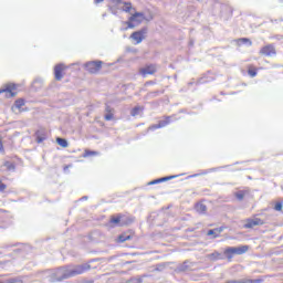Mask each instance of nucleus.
I'll use <instances>...</instances> for the list:
<instances>
[{
    "label": "nucleus",
    "instance_id": "423d86ee",
    "mask_svg": "<svg viewBox=\"0 0 283 283\" xmlns=\"http://www.w3.org/2000/svg\"><path fill=\"white\" fill-rule=\"evenodd\" d=\"M142 21H145V15L136 12L128 19L126 23L129 29H134L136 25H140Z\"/></svg>",
    "mask_w": 283,
    "mask_h": 283
},
{
    "label": "nucleus",
    "instance_id": "c756f323",
    "mask_svg": "<svg viewBox=\"0 0 283 283\" xmlns=\"http://www.w3.org/2000/svg\"><path fill=\"white\" fill-rule=\"evenodd\" d=\"M167 125V122H159L157 128L165 127Z\"/></svg>",
    "mask_w": 283,
    "mask_h": 283
},
{
    "label": "nucleus",
    "instance_id": "2eb2a0df",
    "mask_svg": "<svg viewBox=\"0 0 283 283\" xmlns=\"http://www.w3.org/2000/svg\"><path fill=\"white\" fill-rule=\"evenodd\" d=\"M105 112H106V114L104 116V119L105 120H114V108L106 106Z\"/></svg>",
    "mask_w": 283,
    "mask_h": 283
},
{
    "label": "nucleus",
    "instance_id": "f03ea898",
    "mask_svg": "<svg viewBox=\"0 0 283 283\" xmlns=\"http://www.w3.org/2000/svg\"><path fill=\"white\" fill-rule=\"evenodd\" d=\"M259 55L265 56L268 59H273L274 56H277V49L273 43L265 44L260 48Z\"/></svg>",
    "mask_w": 283,
    "mask_h": 283
},
{
    "label": "nucleus",
    "instance_id": "c9c22d12",
    "mask_svg": "<svg viewBox=\"0 0 283 283\" xmlns=\"http://www.w3.org/2000/svg\"><path fill=\"white\" fill-rule=\"evenodd\" d=\"M38 143H41V139H39Z\"/></svg>",
    "mask_w": 283,
    "mask_h": 283
},
{
    "label": "nucleus",
    "instance_id": "393cba45",
    "mask_svg": "<svg viewBox=\"0 0 283 283\" xmlns=\"http://www.w3.org/2000/svg\"><path fill=\"white\" fill-rule=\"evenodd\" d=\"M282 209H283V201H277L274 205V211H282Z\"/></svg>",
    "mask_w": 283,
    "mask_h": 283
},
{
    "label": "nucleus",
    "instance_id": "1a4fd4ad",
    "mask_svg": "<svg viewBox=\"0 0 283 283\" xmlns=\"http://www.w3.org/2000/svg\"><path fill=\"white\" fill-rule=\"evenodd\" d=\"M147 33V30H140V31H136L133 32L130 35V39H133V41H135L136 44L138 43H143V40L145 39V34Z\"/></svg>",
    "mask_w": 283,
    "mask_h": 283
},
{
    "label": "nucleus",
    "instance_id": "aec40b11",
    "mask_svg": "<svg viewBox=\"0 0 283 283\" xmlns=\"http://www.w3.org/2000/svg\"><path fill=\"white\" fill-rule=\"evenodd\" d=\"M196 211H198L199 213H207V206H205V203H197L195 206Z\"/></svg>",
    "mask_w": 283,
    "mask_h": 283
},
{
    "label": "nucleus",
    "instance_id": "bb28decb",
    "mask_svg": "<svg viewBox=\"0 0 283 283\" xmlns=\"http://www.w3.org/2000/svg\"><path fill=\"white\" fill-rule=\"evenodd\" d=\"M6 189H8V186L6 184H3V181H1V179H0V191L3 192V191H6Z\"/></svg>",
    "mask_w": 283,
    "mask_h": 283
},
{
    "label": "nucleus",
    "instance_id": "a878e982",
    "mask_svg": "<svg viewBox=\"0 0 283 283\" xmlns=\"http://www.w3.org/2000/svg\"><path fill=\"white\" fill-rule=\"evenodd\" d=\"M220 253L219 252H213L211 254H209V259L210 260H220Z\"/></svg>",
    "mask_w": 283,
    "mask_h": 283
},
{
    "label": "nucleus",
    "instance_id": "f3484780",
    "mask_svg": "<svg viewBox=\"0 0 283 283\" xmlns=\"http://www.w3.org/2000/svg\"><path fill=\"white\" fill-rule=\"evenodd\" d=\"M94 156H98V151L85 149L84 154L82 155V158H92Z\"/></svg>",
    "mask_w": 283,
    "mask_h": 283
},
{
    "label": "nucleus",
    "instance_id": "0eeeda50",
    "mask_svg": "<svg viewBox=\"0 0 283 283\" xmlns=\"http://www.w3.org/2000/svg\"><path fill=\"white\" fill-rule=\"evenodd\" d=\"M0 94H6L7 98L17 96V85L7 84L3 88H0Z\"/></svg>",
    "mask_w": 283,
    "mask_h": 283
},
{
    "label": "nucleus",
    "instance_id": "a211bd4d",
    "mask_svg": "<svg viewBox=\"0 0 283 283\" xmlns=\"http://www.w3.org/2000/svg\"><path fill=\"white\" fill-rule=\"evenodd\" d=\"M65 70H70V67L64 63H59L54 66V72H65Z\"/></svg>",
    "mask_w": 283,
    "mask_h": 283
},
{
    "label": "nucleus",
    "instance_id": "412c9836",
    "mask_svg": "<svg viewBox=\"0 0 283 283\" xmlns=\"http://www.w3.org/2000/svg\"><path fill=\"white\" fill-rule=\"evenodd\" d=\"M158 69L154 64H149L146 67L142 69L140 72H156Z\"/></svg>",
    "mask_w": 283,
    "mask_h": 283
},
{
    "label": "nucleus",
    "instance_id": "f257e3e1",
    "mask_svg": "<svg viewBox=\"0 0 283 283\" xmlns=\"http://www.w3.org/2000/svg\"><path fill=\"white\" fill-rule=\"evenodd\" d=\"M87 269H90V266L87 265H75L72 269H60L56 272L57 280L59 281L67 280V277H74L75 275H83V273H85Z\"/></svg>",
    "mask_w": 283,
    "mask_h": 283
},
{
    "label": "nucleus",
    "instance_id": "7ed1b4c3",
    "mask_svg": "<svg viewBox=\"0 0 283 283\" xmlns=\"http://www.w3.org/2000/svg\"><path fill=\"white\" fill-rule=\"evenodd\" d=\"M248 251L249 245H240L238 248H227L223 253L228 260H233V255H244Z\"/></svg>",
    "mask_w": 283,
    "mask_h": 283
},
{
    "label": "nucleus",
    "instance_id": "39448f33",
    "mask_svg": "<svg viewBox=\"0 0 283 283\" xmlns=\"http://www.w3.org/2000/svg\"><path fill=\"white\" fill-rule=\"evenodd\" d=\"M109 224H113L114 227H127V224H129V219H127L125 214H115L111 217Z\"/></svg>",
    "mask_w": 283,
    "mask_h": 283
},
{
    "label": "nucleus",
    "instance_id": "20e7f679",
    "mask_svg": "<svg viewBox=\"0 0 283 283\" xmlns=\"http://www.w3.org/2000/svg\"><path fill=\"white\" fill-rule=\"evenodd\" d=\"M266 224L264 219L258 217V214L252 216V218L245 219V223L243 224V229H254V227H262Z\"/></svg>",
    "mask_w": 283,
    "mask_h": 283
},
{
    "label": "nucleus",
    "instance_id": "f8f14e48",
    "mask_svg": "<svg viewBox=\"0 0 283 283\" xmlns=\"http://www.w3.org/2000/svg\"><path fill=\"white\" fill-rule=\"evenodd\" d=\"M237 45H253V41L249 38H240L235 40Z\"/></svg>",
    "mask_w": 283,
    "mask_h": 283
},
{
    "label": "nucleus",
    "instance_id": "4be33fe9",
    "mask_svg": "<svg viewBox=\"0 0 283 283\" xmlns=\"http://www.w3.org/2000/svg\"><path fill=\"white\" fill-rule=\"evenodd\" d=\"M132 10H134L132 2H124L123 12H132Z\"/></svg>",
    "mask_w": 283,
    "mask_h": 283
},
{
    "label": "nucleus",
    "instance_id": "6ab92c4d",
    "mask_svg": "<svg viewBox=\"0 0 283 283\" xmlns=\"http://www.w3.org/2000/svg\"><path fill=\"white\" fill-rule=\"evenodd\" d=\"M264 280L262 279H255V280H248L245 282L242 281H228L227 283H263Z\"/></svg>",
    "mask_w": 283,
    "mask_h": 283
},
{
    "label": "nucleus",
    "instance_id": "c85d7f7f",
    "mask_svg": "<svg viewBox=\"0 0 283 283\" xmlns=\"http://www.w3.org/2000/svg\"><path fill=\"white\" fill-rule=\"evenodd\" d=\"M6 149L3 148V139L0 137V154H4Z\"/></svg>",
    "mask_w": 283,
    "mask_h": 283
},
{
    "label": "nucleus",
    "instance_id": "6e6552de",
    "mask_svg": "<svg viewBox=\"0 0 283 283\" xmlns=\"http://www.w3.org/2000/svg\"><path fill=\"white\" fill-rule=\"evenodd\" d=\"M86 72H99L103 67V61H91L84 64Z\"/></svg>",
    "mask_w": 283,
    "mask_h": 283
},
{
    "label": "nucleus",
    "instance_id": "473e14b6",
    "mask_svg": "<svg viewBox=\"0 0 283 283\" xmlns=\"http://www.w3.org/2000/svg\"><path fill=\"white\" fill-rule=\"evenodd\" d=\"M113 1H116V3H120V1H123V0H113Z\"/></svg>",
    "mask_w": 283,
    "mask_h": 283
},
{
    "label": "nucleus",
    "instance_id": "ddd939ff",
    "mask_svg": "<svg viewBox=\"0 0 283 283\" xmlns=\"http://www.w3.org/2000/svg\"><path fill=\"white\" fill-rule=\"evenodd\" d=\"M224 227H220V228H216L212 230H209L207 235H213V238H219L220 233H222V231H224Z\"/></svg>",
    "mask_w": 283,
    "mask_h": 283
},
{
    "label": "nucleus",
    "instance_id": "f704fd0d",
    "mask_svg": "<svg viewBox=\"0 0 283 283\" xmlns=\"http://www.w3.org/2000/svg\"><path fill=\"white\" fill-rule=\"evenodd\" d=\"M0 213H3V210H2V209H0Z\"/></svg>",
    "mask_w": 283,
    "mask_h": 283
},
{
    "label": "nucleus",
    "instance_id": "2f4dec72",
    "mask_svg": "<svg viewBox=\"0 0 283 283\" xmlns=\"http://www.w3.org/2000/svg\"><path fill=\"white\" fill-rule=\"evenodd\" d=\"M95 3H103V0H94Z\"/></svg>",
    "mask_w": 283,
    "mask_h": 283
},
{
    "label": "nucleus",
    "instance_id": "4468645a",
    "mask_svg": "<svg viewBox=\"0 0 283 283\" xmlns=\"http://www.w3.org/2000/svg\"><path fill=\"white\" fill-rule=\"evenodd\" d=\"M245 196H249V189L239 190L234 193V198L240 201L244 200Z\"/></svg>",
    "mask_w": 283,
    "mask_h": 283
},
{
    "label": "nucleus",
    "instance_id": "9d476101",
    "mask_svg": "<svg viewBox=\"0 0 283 283\" xmlns=\"http://www.w3.org/2000/svg\"><path fill=\"white\" fill-rule=\"evenodd\" d=\"M133 238H134V232H130L129 234H127V232H124L117 237L116 242H118L119 244H123V242H127V240H133Z\"/></svg>",
    "mask_w": 283,
    "mask_h": 283
},
{
    "label": "nucleus",
    "instance_id": "cd10ccee",
    "mask_svg": "<svg viewBox=\"0 0 283 283\" xmlns=\"http://www.w3.org/2000/svg\"><path fill=\"white\" fill-rule=\"evenodd\" d=\"M56 81H61L63 78V72H55Z\"/></svg>",
    "mask_w": 283,
    "mask_h": 283
},
{
    "label": "nucleus",
    "instance_id": "dca6fc26",
    "mask_svg": "<svg viewBox=\"0 0 283 283\" xmlns=\"http://www.w3.org/2000/svg\"><path fill=\"white\" fill-rule=\"evenodd\" d=\"M174 178H176V176L163 177V178L150 181L149 185H158L159 182H167V180H171Z\"/></svg>",
    "mask_w": 283,
    "mask_h": 283
},
{
    "label": "nucleus",
    "instance_id": "5701e85b",
    "mask_svg": "<svg viewBox=\"0 0 283 283\" xmlns=\"http://www.w3.org/2000/svg\"><path fill=\"white\" fill-rule=\"evenodd\" d=\"M143 106H136L132 109L130 114L132 116H138V114H140V112H143Z\"/></svg>",
    "mask_w": 283,
    "mask_h": 283
},
{
    "label": "nucleus",
    "instance_id": "72a5a7b5",
    "mask_svg": "<svg viewBox=\"0 0 283 283\" xmlns=\"http://www.w3.org/2000/svg\"><path fill=\"white\" fill-rule=\"evenodd\" d=\"M147 74H148L147 72H144V73H143L144 76H147ZM149 74H151V73H149Z\"/></svg>",
    "mask_w": 283,
    "mask_h": 283
},
{
    "label": "nucleus",
    "instance_id": "7c9ffc66",
    "mask_svg": "<svg viewBox=\"0 0 283 283\" xmlns=\"http://www.w3.org/2000/svg\"><path fill=\"white\" fill-rule=\"evenodd\" d=\"M255 74H258L256 72H250V76H255Z\"/></svg>",
    "mask_w": 283,
    "mask_h": 283
},
{
    "label": "nucleus",
    "instance_id": "b1692460",
    "mask_svg": "<svg viewBox=\"0 0 283 283\" xmlns=\"http://www.w3.org/2000/svg\"><path fill=\"white\" fill-rule=\"evenodd\" d=\"M56 143H57V145H60V147H63V148L67 147V139L57 137Z\"/></svg>",
    "mask_w": 283,
    "mask_h": 283
},
{
    "label": "nucleus",
    "instance_id": "9b49d317",
    "mask_svg": "<svg viewBox=\"0 0 283 283\" xmlns=\"http://www.w3.org/2000/svg\"><path fill=\"white\" fill-rule=\"evenodd\" d=\"M25 106V99H17L14 102V106L12 107V109H18V113L21 114V112H25V109H23V107Z\"/></svg>",
    "mask_w": 283,
    "mask_h": 283
}]
</instances>
